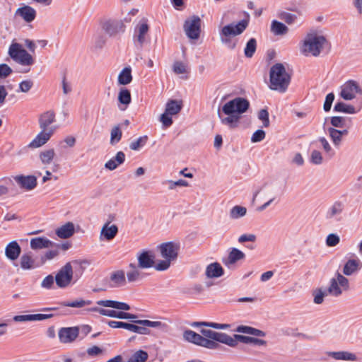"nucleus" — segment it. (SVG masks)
I'll return each instance as SVG.
<instances>
[{
    "label": "nucleus",
    "mask_w": 362,
    "mask_h": 362,
    "mask_svg": "<svg viewBox=\"0 0 362 362\" xmlns=\"http://www.w3.org/2000/svg\"><path fill=\"white\" fill-rule=\"evenodd\" d=\"M58 334L62 343H71L78 337L79 329L77 327H63L59 329Z\"/></svg>",
    "instance_id": "18"
},
{
    "label": "nucleus",
    "mask_w": 362,
    "mask_h": 362,
    "mask_svg": "<svg viewBox=\"0 0 362 362\" xmlns=\"http://www.w3.org/2000/svg\"><path fill=\"white\" fill-rule=\"evenodd\" d=\"M327 293L332 297H339L344 292L349 290V279L339 272H337L334 277L330 279Z\"/></svg>",
    "instance_id": "9"
},
{
    "label": "nucleus",
    "mask_w": 362,
    "mask_h": 362,
    "mask_svg": "<svg viewBox=\"0 0 362 362\" xmlns=\"http://www.w3.org/2000/svg\"><path fill=\"white\" fill-rule=\"evenodd\" d=\"M30 245L32 250H36L52 247L55 245V243L45 237H37L30 240Z\"/></svg>",
    "instance_id": "31"
},
{
    "label": "nucleus",
    "mask_w": 362,
    "mask_h": 362,
    "mask_svg": "<svg viewBox=\"0 0 362 362\" xmlns=\"http://www.w3.org/2000/svg\"><path fill=\"white\" fill-rule=\"evenodd\" d=\"M205 274L208 278H218L223 275V269L219 263L214 262L206 267Z\"/></svg>",
    "instance_id": "36"
},
{
    "label": "nucleus",
    "mask_w": 362,
    "mask_h": 362,
    "mask_svg": "<svg viewBox=\"0 0 362 362\" xmlns=\"http://www.w3.org/2000/svg\"><path fill=\"white\" fill-rule=\"evenodd\" d=\"M96 304L98 306L112 308V310L108 309L107 317L125 320L137 318L136 315L124 312L130 310V305L124 302L112 300H100L96 302Z\"/></svg>",
    "instance_id": "5"
},
{
    "label": "nucleus",
    "mask_w": 362,
    "mask_h": 362,
    "mask_svg": "<svg viewBox=\"0 0 362 362\" xmlns=\"http://www.w3.org/2000/svg\"><path fill=\"white\" fill-rule=\"evenodd\" d=\"M147 141V136H140L136 140L131 142L129 148L133 151H138L146 144Z\"/></svg>",
    "instance_id": "53"
},
{
    "label": "nucleus",
    "mask_w": 362,
    "mask_h": 362,
    "mask_svg": "<svg viewBox=\"0 0 362 362\" xmlns=\"http://www.w3.org/2000/svg\"><path fill=\"white\" fill-rule=\"evenodd\" d=\"M55 276L49 274L41 282V287L46 289H50L53 287Z\"/></svg>",
    "instance_id": "59"
},
{
    "label": "nucleus",
    "mask_w": 362,
    "mask_h": 362,
    "mask_svg": "<svg viewBox=\"0 0 362 362\" xmlns=\"http://www.w3.org/2000/svg\"><path fill=\"white\" fill-rule=\"evenodd\" d=\"M57 127H50L48 131L42 130L29 144L28 146L32 148H39L45 144L56 131Z\"/></svg>",
    "instance_id": "16"
},
{
    "label": "nucleus",
    "mask_w": 362,
    "mask_h": 362,
    "mask_svg": "<svg viewBox=\"0 0 362 362\" xmlns=\"http://www.w3.org/2000/svg\"><path fill=\"white\" fill-rule=\"evenodd\" d=\"M129 268L130 269L127 273V279L129 283L138 281L144 277V274L141 272L138 266L130 264Z\"/></svg>",
    "instance_id": "38"
},
{
    "label": "nucleus",
    "mask_w": 362,
    "mask_h": 362,
    "mask_svg": "<svg viewBox=\"0 0 362 362\" xmlns=\"http://www.w3.org/2000/svg\"><path fill=\"white\" fill-rule=\"evenodd\" d=\"M334 110L338 112H343L346 114H356L358 110L356 107L350 104H346L343 102H337L334 107Z\"/></svg>",
    "instance_id": "40"
},
{
    "label": "nucleus",
    "mask_w": 362,
    "mask_h": 362,
    "mask_svg": "<svg viewBox=\"0 0 362 362\" xmlns=\"http://www.w3.org/2000/svg\"><path fill=\"white\" fill-rule=\"evenodd\" d=\"M125 160V154L122 151L117 153L116 156L110 159L105 164V168L113 170L116 169L119 165L122 164Z\"/></svg>",
    "instance_id": "37"
},
{
    "label": "nucleus",
    "mask_w": 362,
    "mask_h": 362,
    "mask_svg": "<svg viewBox=\"0 0 362 362\" xmlns=\"http://www.w3.org/2000/svg\"><path fill=\"white\" fill-rule=\"evenodd\" d=\"M20 266L23 270H32L38 267L31 252L23 254L20 258Z\"/></svg>",
    "instance_id": "29"
},
{
    "label": "nucleus",
    "mask_w": 362,
    "mask_h": 362,
    "mask_svg": "<svg viewBox=\"0 0 362 362\" xmlns=\"http://www.w3.org/2000/svg\"><path fill=\"white\" fill-rule=\"evenodd\" d=\"M362 268V262L358 257L349 259L344 264L342 274L351 276L356 274Z\"/></svg>",
    "instance_id": "19"
},
{
    "label": "nucleus",
    "mask_w": 362,
    "mask_h": 362,
    "mask_svg": "<svg viewBox=\"0 0 362 362\" xmlns=\"http://www.w3.org/2000/svg\"><path fill=\"white\" fill-rule=\"evenodd\" d=\"M13 180L21 188L27 190H31L37 185V178L33 175H16Z\"/></svg>",
    "instance_id": "24"
},
{
    "label": "nucleus",
    "mask_w": 362,
    "mask_h": 362,
    "mask_svg": "<svg viewBox=\"0 0 362 362\" xmlns=\"http://www.w3.org/2000/svg\"><path fill=\"white\" fill-rule=\"evenodd\" d=\"M55 233L60 238H69L71 237L74 233V225L71 222H68L57 228Z\"/></svg>",
    "instance_id": "34"
},
{
    "label": "nucleus",
    "mask_w": 362,
    "mask_h": 362,
    "mask_svg": "<svg viewBox=\"0 0 362 362\" xmlns=\"http://www.w3.org/2000/svg\"><path fill=\"white\" fill-rule=\"evenodd\" d=\"M267 194L268 195H271L270 199L266 202L264 204L259 206L257 210L259 211H262L265 210L267 207H269L274 202H275L277 199L276 194H274L272 189H268L267 192Z\"/></svg>",
    "instance_id": "58"
},
{
    "label": "nucleus",
    "mask_w": 362,
    "mask_h": 362,
    "mask_svg": "<svg viewBox=\"0 0 362 362\" xmlns=\"http://www.w3.org/2000/svg\"><path fill=\"white\" fill-rule=\"evenodd\" d=\"M280 18L290 25L296 21L297 16L291 13L283 12L280 14Z\"/></svg>",
    "instance_id": "62"
},
{
    "label": "nucleus",
    "mask_w": 362,
    "mask_h": 362,
    "mask_svg": "<svg viewBox=\"0 0 362 362\" xmlns=\"http://www.w3.org/2000/svg\"><path fill=\"white\" fill-rule=\"evenodd\" d=\"M122 132L119 126H115L111 129L110 141L112 145L117 144L122 139Z\"/></svg>",
    "instance_id": "51"
},
{
    "label": "nucleus",
    "mask_w": 362,
    "mask_h": 362,
    "mask_svg": "<svg viewBox=\"0 0 362 362\" xmlns=\"http://www.w3.org/2000/svg\"><path fill=\"white\" fill-rule=\"evenodd\" d=\"M250 107L249 101L241 97L235 98L226 102L218 110V117L222 124L230 129H235L238 127L242 115Z\"/></svg>",
    "instance_id": "1"
},
{
    "label": "nucleus",
    "mask_w": 362,
    "mask_h": 362,
    "mask_svg": "<svg viewBox=\"0 0 362 362\" xmlns=\"http://www.w3.org/2000/svg\"><path fill=\"white\" fill-rule=\"evenodd\" d=\"M4 184H0V197L6 195L9 192L8 186L13 185L11 177H4L1 180Z\"/></svg>",
    "instance_id": "54"
},
{
    "label": "nucleus",
    "mask_w": 362,
    "mask_h": 362,
    "mask_svg": "<svg viewBox=\"0 0 362 362\" xmlns=\"http://www.w3.org/2000/svg\"><path fill=\"white\" fill-rule=\"evenodd\" d=\"M201 20L199 16H193L184 23V30L187 36L191 39H197L200 34Z\"/></svg>",
    "instance_id": "12"
},
{
    "label": "nucleus",
    "mask_w": 362,
    "mask_h": 362,
    "mask_svg": "<svg viewBox=\"0 0 362 362\" xmlns=\"http://www.w3.org/2000/svg\"><path fill=\"white\" fill-rule=\"evenodd\" d=\"M138 267L141 269L155 267V256L152 252L144 250L137 255Z\"/></svg>",
    "instance_id": "21"
},
{
    "label": "nucleus",
    "mask_w": 362,
    "mask_h": 362,
    "mask_svg": "<svg viewBox=\"0 0 362 362\" xmlns=\"http://www.w3.org/2000/svg\"><path fill=\"white\" fill-rule=\"evenodd\" d=\"M173 71L177 74H182L187 72V66L181 62H175L173 66Z\"/></svg>",
    "instance_id": "57"
},
{
    "label": "nucleus",
    "mask_w": 362,
    "mask_h": 362,
    "mask_svg": "<svg viewBox=\"0 0 362 362\" xmlns=\"http://www.w3.org/2000/svg\"><path fill=\"white\" fill-rule=\"evenodd\" d=\"M118 100L123 105L124 107H120L121 110H125L127 106L131 103V93L127 88L120 89L118 93Z\"/></svg>",
    "instance_id": "46"
},
{
    "label": "nucleus",
    "mask_w": 362,
    "mask_h": 362,
    "mask_svg": "<svg viewBox=\"0 0 362 362\" xmlns=\"http://www.w3.org/2000/svg\"><path fill=\"white\" fill-rule=\"evenodd\" d=\"M158 249L163 260L158 262L155 265V269L157 271L167 270L172 263L176 260L180 250V245L174 242H167L160 244Z\"/></svg>",
    "instance_id": "4"
},
{
    "label": "nucleus",
    "mask_w": 362,
    "mask_h": 362,
    "mask_svg": "<svg viewBox=\"0 0 362 362\" xmlns=\"http://www.w3.org/2000/svg\"><path fill=\"white\" fill-rule=\"evenodd\" d=\"M191 325L192 327H207L216 329H227L230 327V325L229 324H222L210 322H194L191 324Z\"/></svg>",
    "instance_id": "39"
},
{
    "label": "nucleus",
    "mask_w": 362,
    "mask_h": 362,
    "mask_svg": "<svg viewBox=\"0 0 362 362\" xmlns=\"http://www.w3.org/2000/svg\"><path fill=\"white\" fill-rule=\"evenodd\" d=\"M288 29L283 23L278 21L274 20L271 23V32L275 35H283L287 33Z\"/></svg>",
    "instance_id": "44"
},
{
    "label": "nucleus",
    "mask_w": 362,
    "mask_h": 362,
    "mask_svg": "<svg viewBox=\"0 0 362 362\" xmlns=\"http://www.w3.org/2000/svg\"><path fill=\"white\" fill-rule=\"evenodd\" d=\"M328 295L327 290L325 291L322 288L316 289L313 292V302L315 304H322L324 301V298Z\"/></svg>",
    "instance_id": "52"
},
{
    "label": "nucleus",
    "mask_w": 362,
    "mask_h": 362,
    "mask_svg": "<svg viewBox=\"0 0 362 362\" xmlns=\"http://www.w3.org/2000/svg\"><path fill=\"white\" fill-rule=\"evenodd\" d=\"M349 133L348 129H338L333 127L327 128V134L332 144L337 148L342 143L343 137L346 136Z\"/></svg>",
    "instance_id": "23"
},
{
    "label": "nucleus",
    "mask_w": 362,
    "mask_h": 362,
    "mask_svg": "<svg viewBox=\"0 0 362 362\" xmlns=\"http://www.w3.org/2000/svg\"><path fill=\"white\" fill-rule=\"evenodd\" d=\"M247 209L245 206L236 205L230 210V218L232 219H238L246 215Z\"/></svg>",
    "instance_id": "47"
},
{
    "label": "nucleus",
    "mask_w": 362,
    "mask_h": 362,
    "mask_svg": "<svg viewBox=\"0 0 362 362\" xmlns=\"http://www.w3.org/2000/svg\"><path fill=\"white\" fill-rule=\"evenodd\" d=\"M202 329H203V328H202L200 331ZM204 329H205L204 328ZM200 333L202 334H199L192 330L187 329L183 332V339L187 342L204 348L210 349H214L217 348V341L204 335L201 332Z\"/></svg>",
    "instance_id": "8"
},
{
    "label": "nucleus",
    "mask_w": 362,
    "mask_h": 362,
    "mask_svg": "<svg viewBox=\"0 0 362 362\" xmlns=\"http://www.w3.org/2000/svg\"><path fill=\"white\" fill-rule=\"evenodd\" d=\"M168 185V189L172 190L175 189L177 187H187L188 182L185 180H179L177 181L166 180L164 182Z\"/></svg>",
    "instance_id": "55"
},
{
    "label": "nucleus",
    "mask_w": 362,
    "mask_h": 362,
    "mask_svg": "<svg viewBox=\"0 0 362 362\" xmlns=\"http://www.w3.org/2000/svg\"><path fill=\"white\" fill-rule=\"evenodd\" d=\"M56 121L55 113L53 110H48L40 115L39 125L42 130L48 131L52 124Z\"/></svg>",
    "instance_id": "28"
},
{
    "label": "nucleus",
    "mask_w": 362,
    "mask_h": 362,
    "mask_svg": "<svg viewBox=\"0 0 362 362\" xmlns=\"http://www.w3.org/2000/svg\"><path fill=\"white\" fill-rule=\"evenodd\" d=\"M148 31V26L146 23H141L136 29L137 33L136 37L139 43L143 44L145 42L144 37Z\"/></svg>",
    "instance_id": "48"
},
{
    "label": "nucleus",
    "mask_w": 362,
    "mask_h": 362,
    "mask_svg": "<svg viewBox=\"0 0 362 362\" xmlns=\"http://www.w3.org/2000/svg\"><path fill=\"white\" fill-rule=\"evenodd\" d=\"M21 253V247L17 241L10 242L5 247V256L11 261L16 260Z\"/></svg>",
    "instance_id": "27"
},
{
    "label": "nucleus",
    "mask_w": 362,
    "mask_h": 362,
    "mask_svg": "<svg viewBox=\"0 0 362 362\" xmlns=\"http://www.w3.org/2000/svg\"><path fill=\"white\" fill-rule=\"evenodd\" d=\"M327 355L337 361H356L357 356L355 354L346 351H329Z\"/></svg>",
    "instance_id": "35"
},
{
    "label": "nucleus",
    "mask_w": 362,
    "mask_h": 362,
    "mask_svg": "<svg viewBox=\"0 0 362 362\" xmlns=\"http://www.w3.org/2000/svg\"><path fill=\"white\" fill-rule=\"evenodd\" d=\"M266 136L265 132L262 129H258L255 132L251 137V141L252 143L260 142L264 139Z\"/></svg>",
    "instance_id": "64"
},
{
    "label": "nucleus",
    "mask_w": 362,
    "mask_h": 362,
    "mask_svg": "<svg viewBox=\"0 0 362 362\" xmlns=\"http://www.w3.org/2000/svg\"><path fill=\"white\" fill-rule=\"evenodd\" d=\"M12 72V69L6 64H0V80L7 78Z\"/></svg>",
    "instance_id": "60"
},
{
    "label": "nucleus",
    "mask_w": 362,
    "mask_h": 362,
    "mask_svg": "<svg viewBox=\"0 0 362 362\" xmlns=\"http://www.w3.org/2000/svg\"><path fill=\"white\" fill-rule=\"evenodd\" d=\"M340 242V238L335 233H330L326 238V245L328 247H334Z\"/></svg>",
    "instance_id": "56"
},
{
    "label": "nucleus",
    "mask_w": 362,
    "mask_h": 362,
    "mask_svg": "<svg viewBox=\"0 0 362 362\" xmlns=\"http://www.w3.org/2000/svg\"><path fill=\"white\" fill-rule=\"evenodd\" d=\"M328 44L325 36L317 31L308 33L303 42V45H325Z\"/></svg>",
    "instance_id": "22"
},
{
    "label": "nucleus",
    "mask_w": 362,
    "mask_h": 362,
    "mask_svg": "<svg viewBox=\"0 0 362 362\" xmlns=\"http://www.w3.org/2000/svg\"><path fill=\"white\" fill-rule=\"evenodd\" d=\"M118 233V227L115 224L105 223L100 232L99 239L100 241H110L115 238Z\"/></svg>",
    "instance_id": "20"
},
{
    "label": "nucleus",
    "mask_w": 362,
    "mask_h": 362,
    "mask_svg": "<svg viewBox=\"0 0 362 362\" xmlns=\"http://www.w3.org/2000/svg\"><path fill=\"white\" fill-rule=\"evenodd\" d=\"M15 15L20 16L26 23H31L35 19L37 12L33 7L25 5L18 8Z\"/></svg>",
    "instance_id": "25"
},
{
    "label": "nucleus",
    "mask_w": 362,
    "mask_h": 362,
    "mask_svg": "<svg viewBox=\"0 0 362 362\" xmlns=\"http://www.w3.org/2000/svg\"><path fill=\"white\" fill-rule=\"evenodd\" d=\"M132 81L131 67L124 68L118 76V83L121 85H127Z\"/></svg>",
    "instance_id": "43"
},
{
    "label": "nucleus",
    "mask_w": 362,
    "mask_h": 362,
    "mask_svg": "<svg viewBox=\"0 0 362 362\" xmlns=\"http://www.w3.org/2000/svg\"><path fill=\"white\" fill-rule=\"evenodd\" d=\"M103 30L110 37L124 33L125 25L122 21L108 20L105 21L102 25Z\"/></svg>",
    "instance_id": "13"
},
{
    "label": "nucleus",
    "mask_w": 362,
    "mask_h": 362,
    "mask_svg": "<svg viewBox=\"0 0 362 362\" xmlns=\"http://www.w3.org/2000/svg\"><path fill=\"white\" fill-rule=\"evenodd\" d=\"M171 115L167 113L165 111L160 117V121L164 127H169L173 124Z\"/></svg>",
    "instance_id": "63"
},
{
    "label": "nucleus",
    "mask_w": 362,
    "mask_h": 362,
    "mask_svg": "<svg viewBox=\"0 0 362 362\" xmlns=\"http://www.w3.org/2000/svg\"><path fill=\"white\" fill-rule=\"evenodd\" d=\"M134 324L120 322V321H109L107 325L112 328H124L131 332L136 333L141 335H148L151 333L148 327L158 328L161 330L167 329V324L160 321H151L148 320H129Z\"/></svg>",
    "instance_id": "2"
},
{
    "label": "nucleus",
    "mask_w": 362,
    "mask_h": 362,
    "mask_svg": "<svg viewBox=\"0 0 362 362\" xmlns=\"http://www.w3.org/2000/svg\"><path fill=\"white\" fill-rule=\"evenodd\" d=\"M317 142L320 144V146L324 151L325 153L329 157L332 158L335 155V151L332 147L328 140L324 137L320 136L317 139Z\"/></svg>",
    "instance_id": "45"
},
{
    "label": "nucleus",
    "mask_w": 362,
    "mask_h": 362,
    "mask_svg": "<svg viewBox=\"0 0 362 362\" xmlns=\"http://www.w3.org/2000/svg\"><path fill=\"white\" fill-rule=\"evenodd\" d=\"M291 82V75L283 64L276 63L269 71V88L272 90L284 93Z\"/></svg>",
    "instance_id": "3"
},
{
    "label": "nucleus",
    "mask_w": 362,
    "mask_h": 362,
    "mask_svg": "<svg viewBox=\"0 0 362 362\" xmlns=\"http://www.w3.org/2000/svg\"><path fill=\"white\" fill-rule=\"evenodd\" d=\"M182 107L181 101L170 100L167 103L165 111L171 115H175L180 112Z\"/></svg>",
    "instance_id": "42"
},
{
    "label": "nucleus",
    "mask_w": 362,
    "mask_h": 362,
    "mask_svg": "<svg viewBox=\"0 0 362 362\" xmlns=\"http://www.w3.org/2000/svg\"><path fill=\"white\" fill-rule=\"evenodd\" d=\"M245 255L237 248H232L227 257L223 259V264L229 269H234L238 261L244 259Z\"/></svg>",
    "instance_id": "15"
},
{
    "label": "nucleus",
    "mask_w": 362,
    "mask_h": 362,
    "mask_svg": "<svg viewBox=\"0 0 362 362\" xmlns=\"http://www.w3.org/2000/svg\"><path fill=\"white\" fill-rule=\"evenodd\" d=\"M92 304V301L90 300L76 299L72 301H68L63 303V305L71 308H83L86 305Z\"/></svg>",
    "instance_id": "50"
},
{
    "label": "nucleus",
    "mask_w": 362,
    "mask_h": 362,
    "mask_svg": "<svg viewBox=\"0 0 362 362\" xmlns=\"http://www.w3.org/2000/svg\"><path fill=\"white\" fill-rule=\"evenodd\" d=\"M56 156L55 151L53 148L44 150L40 153L39 158L43 165L51 164Z\"/></svg>",
    "instance_id": "41"
},
{
    "label": "nucleus",
    "mask_w": 362,
    "mask_h": 362,
    "mask_svg": "<svg viewBox=\"0 0 362 362\" xmlns=\"http://www.w3.org/2000/svg\"><path fill=\"white\" fill-rule=\"evenodd\" d=\"M334 94L329 93L326 95L325 100L323 105V109L325 112H329L331 110L332 103L334 100Z\"/></svg>",
    "instance_id": "61"
},
{
    "label": "nucleus",
    "mask_w": 362,
    "mask_h": 362,
    "mask_svg": "<svg viewBox=\"0 0 362 362\" xmlns=\"http://www.w3.org/2000/svg\"><path fill=\"white\" fill-rule=\"evenodd\" d=\"M10 57L18 64L23 66H30L34 63L31 54L22 49V47H9Z\"/></svg>",
    "instance_id": "11"
},
{
    "label": "nucleus",
    "mask_w": 362,
    "mask_h": 362,
    "mask_svg": "<svg viewBox=\"0 0 362 362\" xmlns=\"http://www.w3.org/2000/svg\"><path fill=\"white\" fill-rule=\"evenodd\" d=\"M362 95V88L359 83L349 80L340 86L339 96L344 100H353Z\"/></svg>",
    "instance_id": "10"
},
{
    "label": "nucleus",
    "mask_w": 362,
    "mask_h": 362,
    "mask_svg": "<svg viewBox=\"0 0 362 362\" xmlns=\"http://www.w3.org/2000/svg\"><path fill=\"white\" fill-rule=\"evenodd\" d=\"M344 205L341 202H334L327 209L326 212V218L327 219H333L340 216L343 212Z\"/></svg>",
    "instance_id": "33"
},
{
    "label": "nucleus",
    "mask_w": 362,
    "mask_h": 362,
    "mask_svg": "<svg viewBox=\"0 0 362 362\" xmlns=\"http://www.w3.org/2000/svg\"><path fill=\"white\" fill-rule=\"evenodd\" d=\"M331 127L335 129H348L352 127V119L349 117L334 116L330 117Z\"/></svg>",
    "instance_id": "26"
},
{
    "label": "nucleus",
    "mask_w": 362,
    "mask_h": 362,
    "mask_svg": "<svg viewBox=\"0 0 362 362\" xmlns=\"http://www.w3.org/2000/svg\"><path fill=\"white\" fill-rule=\"evenodd\" d=\"M77 281L74 274L71 262H66L62 267L55 275V282L59 288H66L74 285Z\"/></svg>",
    "instance_id": "7"
},
{
    "label": "nucleus",
    "mask_w": 362,
    "mask_h": 362,
    "mask_svg": "<svg viewBox=\"0 0 362 362\" xmlns=\"http://www.w3.org/2000/svg\"><path fill=\"white\" fill-rule=\"evenodd\" d=\"M247 21L242 20L236 24L230 23L229 25H227L222 28L221 36L231 37L239 35L245 30V28L247 26Z\"/></svg>",
    "instance_id": "14"
},
{
    "label": "nucleus",
    "mask_w": 362,
    "mask_h": 362,
    "mask_svg": "<svg viewBox=\"0 0 362 362\" xmlns=\"http://www.w3.org/2000/svg\"><path fill=\"white\" fill-rule=\"evenodd\" d=\"M299 52L305 57H323L330 52V47H299Z\"/></svg>",
    "instance_id": "17"
},
{
    "label": "nucleus",
    "mask_w": 362,
    "mask_h": 362,
    "mask_svg": "<svg viewBox=\"0 0 362 362\" xmlns=\"http://www.w3.org/2000/svg\"><path fill=\"white\" fill-rule=\"evenodd\" d=\"M110 285L113 288L124 286L127 284L125 273L123 270L114 271L110 276Z\"/></svg>",
    "instance_id": "32"
},
{
    "label": "nucleus",
    "mask_w": 362,
    "mask_h": 362,
    "mask_svg": "<svg viewBox=\"0 0 362 362\" xmlns=\"http://www.w3.org/2000/svg\"><path fill=\"white\" fill-rule=\"evenodd\" d=\"M309 160L313 165H320L322 164L324 162L322 153L319 150H313L310 152Z\"/></svg>",
    "instance_id": "49"
},
{
    "label": "nucleus",
    "mask_w": 362,
    "mask_h": 362,
    "mask_svg": "<svg viewBox=\"0 0 362 362\" xmlns=\"http://www.w3.org/2000/svg\"><path fill=\"white\" fill-rule=\"evenodd\" d=\"M201 332L204 335L230 347H235L238 345V341H240L246 344H252L254 339V337L239 334H235L233 337H231L226 333L218 332L211 329H203L201 330Z\"/></svg>",
    "instance_id": "6"
},
{
    "label": "nucleus",
    "mask_w": 362,
    "mask_h": 362,
    "mask_svg": "<svg viewBox=\"0 0 362 362\" xmlns=\"http://www.w3.org/2000/svg\"><path fill=\"white\" fill-rule=\"evenodd\" d=\"M53 316L52 314H28L15 315L13 317V321L20 322H30V321H42L50 318Z\"/></svg>",
    "instance_id": "30"
}]
</instances>
